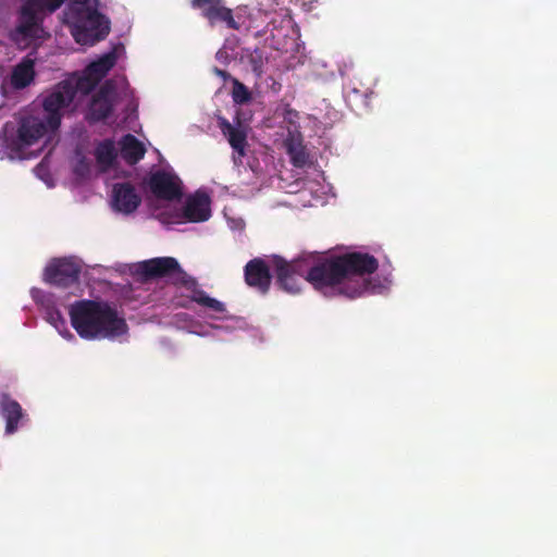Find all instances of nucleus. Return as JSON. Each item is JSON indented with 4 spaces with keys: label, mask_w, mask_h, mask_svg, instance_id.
<instances>
[{
    "label": "nucleus",
    "mask_w": 557,
    "mask_h": 557,
    "mask_svg": "<svg viewBox=\"0 0 557 557\" xmlns=\"http://www.w3.org/2000/svg\"><path fill=\"white\" fill-rule=\"evenodd\" d=\"M0 416L5 421V433L13 434L17 431L18 422L23 418V409L16 400L5 396L0 401Z\"/></svg>",
    "instance_id": "nucleus-20"
},
{
    "label": "nucleus",
    "mask_w": 557,
    "mask_h": 557,
    "mask_svg": "<svg viewBox=\"0 0 557 557\" xmlns=\"http://www.w3.org/2000/svg\"><path fill=\"white\" fill-rule=\"evenodd\" d=\"M245 282L248 286L257 289L261 294H267L270 289L272 275L265 261L261 258H253L248 261L244 268Z\"/></svg>",
    "instance_id": "nucleus-11"
},
{
    "label": "nucleus",
    "mask_w": 557,
    "mask_h": 557,
    "mask_svg": "<svg viewBox=\"0 0 557 557\" xmlns=\"http://www.w3.org/2000/svg\"><path fill=\"white\" fill-rule=\"evenodd\" d=\"M180 269L178 261L173 257H157L136 264L135 273L143 281L172 276Z\"/></svg>",
    "instance_id": "nucleus-9"
},
{
    "label": "nucleus",
    "mask_w": 557,
    "mask_h": 557,
    "mask_svg": "<svg viewBox=\"0 0 557 557\" xmlns=\"http://www.w3.org/2000/svg\"><path fill=\"white\" fill-rule=\"evenodd\" d=\"M210 203V197L198 190L186 199L183 215L189 222H205L211 215Z\"/></svg>",
    "instance_id": "nucleus-15"
},
{
    "label": "nucleus",
    "mask_w": 557,
    "mask_h": 557,
    "mask_svg": "<svg viewBox=\"0 0 557 557\" xmlns=\"http://www.w3.org/2000/svg\"><path fill=\"white\" fill-rule=\"evenodd\" d=\"M272 265L276 284L290 294L299 293L304 282L324 295H343L350 299L380 294L385 288L364 277L379 268L377 259L369 253L348 252L322 260L317 253H301L290 261L273 256Z\"/></svg>",
    "instance_id": "nucleus-1"
},
{
    "label": "nucleus",
    "mask_w": 557,
    "mask_h": 557,
    "mask_svg": "<svg viewBox=\"0 0 557 557\" xmlns=\"http://www.w3.org/2000/svg\"><path fill=\"white\" fill-rule=\"evenodd\" d=\"M72 83L75 88V95L77 94V91H81L86 95L94 90L100 82L96 81V78L89 75L87 71H84L83 76H81L76 82Z\"/></svg>",
    "instance_id": "nucleus-26"
},
{
    "label": "nucleus",
    "mask_w": 557,
    "mask_h": 557,
    "mask_svg": "<svg viewBox=\"0 0 557 557\" xmlns=\"http://www.w3.org/2000/svg\"><path fill=\"white\" fill-rule=\"evenodd\" d=\"M245 9L244 24L242 28L246 30L256 29L255 37L259 38L268 33V27L272 23L273 13L270 11L253 9L249 10L248 7L243 5Z\"/></svg>",
    "instance_id": "nucleus-17"
},
{
    "label": "nucleus",
    "mask_w": 557,
    "mask_h": 557,
    "mask_svg": "<svg viewBox=\"0 0 557 557\" xmlns=\"http://www.w3.org/2000/svg\"><path fill=\"white\" fill-rule=\"evenodd\" d=\"M213 72L216 76L221 77L223 81H228V79L233 81V77L231 76V74L228 72H226L225 70L214 67Z\"/></svg>",
    "instance_id": "nucleus-31"
},
{
    "label": "nucleus",
    "mask_w": 557,
    "mask_h": 557,
    "mask_svg": "<svg viewBox=\"0 0 557 557\" xmlns=\"http://www.w3.org/2000/svg\"><path fill=\"white\" fill-rule=\"evenodd\" d=\"M35 78V60L25 57L17 63L11 74V86L14 89H23L27 87Z\"/></svg>",
    "instance_id": "nucleus-19"
},
{
    "label": "nucleus",
    "mask_w": 557,
    "mask_h": 557,
    "mask_svg": "<svg viewBox=\"0 0 557 557\" xmlns=\"http://www.w3.org/2000/svg\"><path fill=\"white\" fill-rule=\"evenodd\" d=\"M146 153V148L134 135L127 134L121 140V156L123 160L134 165L139 162Z\"/></svg>",
    "instance_id": "nucleus-21"
},
{
    "label": "nucleus",
    "mask_w": 557,
    "mask_h": 557,
    "mask_svg": "<svg viewBox=\"0 0 557 557\" xmlns=\"http://www.w3.org/2000/svg\"><path fill=\"white\" fill-rule=\"evenodd\" d=\"M82 268L72 258L57 259L45 269V280L58 287H69L79 281Z\"/></svg>",
    "instance_id": "nucleus-6"
},
{
    "label": "nucleus",
    "mask_w": 557,
    "mask_h": 557,
    "mask_svg": "<svg viewBox=\"0 0 557 557\" xmlns=\"http://www.w3.org/2000/svg\"><path fill=\"white\" fill-rule=\"evenodd\" d=\"M48 129L50 128L46 119L34 115L23 116L17 128L18 145L22 147L35 144L38 139L44 137Z\"/></svg>",
    "instance_id": "nucleus-13"
},
{
    "label": "nucleus",
    "mask_w": 557,
    "mask_h": 557,
    "mask_svg": "<svg viewBox=\"0 0 557 557\" xmlns=\"http://www.w3.org/2000/svg\"><path fill=\"white\" fill-rule=\"evenodd\" d=\"M283 145L286 153L289 156L290 163L295 168L301 169L308 163L309 154L302 144V136L300 133L288 132Z\"/></svg>",
    "instance_id": "nucleus-18"
},
{
    "label": "nucleus",
    "mask_w": 557,
    "mask_h": 557,
    "mask_svg": "<svg viewBox=\"0 0 557 557\" xmlns=\"http://www.w3.org/2000/svg\"><path fill=\"white\" fill-rule=\"evenodd\" d=\"M116 54L114 51L103 54L98 60L91 62L85 71L89 73L96 81H101L107 73L115 65Z\"/></svg>",
    "instance_id": "nucleus-23"
},
{
    "label": "nucleus",
    "mask_w": 557,
    "mask_h": 557,
    "mask_svg": "<svg viewBox=\"0 0 557 557\" xmlns=\"http://www.w3.org/2000/svg\"><path fill=\"white\" fill-rule=\"evenodd\" d=\"M66 0H26L20 11L13 34L15 40H33L46 37L41 13L55 12Z\"/></svg>",
    "instance_id": "nucleus-3"
},
{
    "label": "nucleus",
    "mask_w": 557,
    "mask_h": 557,
    "mask_svg": "<svg viewBox=\"0 0 557 557\" xmlns=\"http://www.w3.org/2000/svg\"><path fill=\"white\" fill-rule=\"evenodd\" d=\"M71 18L72 35L81 45L92 46L104 39L110 32L109 21L97 9L81 11Z\"/></svg>",
    "instance_id": "nucleus-4"
},
{
    "label": "nucleus",
    "mask_w": 557,
    "mask_h": 557,
    "mask_svg": "<svg viewBox=\"0 0 557 557\" xmlns=\"http://www.w3.org/2000/svg\"><path fill=\"white\" fill-rule=\"evenodd\" d=\"M147 185L158 199L178 200L183 195L181 180L175 174L163 170L151 173Z\"/></svg>",
    "instance_id": "nucleus-7"
},
{
    "label": "nucleus",
    "mask_w": 557,
    "mask_h": 557,
    "mask_svg": "<svg viewBox=\"0 0 557 557\" xmlns=\"http://www.w3.org/2000/svg\"><path fill=\"white\" fill-rule=\"evenodd\" d=\"M232 98L236 104H245L251 100V92L237 78H233Z\"/></svg>",
    "instance_id": "nucleus-25"
},
{
    "label": "nucleus",
    "mask_w": 557,
    "mask_h": 557,
    "mask_svg": "<svg viewBox=\"0 0 557 557\" xmlns=\"http://www.w3.org/2000/svg\"><path fill=\"white\" fill-rule=\"evenodd\" d=\"M95 5H91V0H73L70 4L71 16L78 15L81 11L84 10H95L97 9L98 0H94Z\"/></svg>",
    "instance_id": "nucleus-28"
},
{
    "label": "nucleus",
    "mask_w": 557,
    "mask_h": 557,
    "mask_svg": "<svg viewBox=\"0 0 557 557\" xmlns=\"http://www.w3.org/2000/svg\"><path fill=\"white\" fill-rule=\"evenodd\" d=\"M114 94V83L112 81H107L94 95L89 103L87 116L90 121H103L111 114L113 110Z\"/></svg>",
    "instance_id": "nucleus-10"
},
{
    "label": "nucleus",
    "mask_w": 557,
    "mask_h": 557,
    "mask_svg": "<svg viewBox=\"0 0 557 557\" xmlns=\"http://www.w3.org/2000/svg\"><path fill=\"white\" fill-rule=\"evenodd\" d=\"M219 127L222 134L227 138L232 149L238 153L239 158L246 156L247 132L238 122L237 126L232 125L225 117H219Z\"/></svg>",
    "instance_id": "nucleus-16"
},
{
    "label": "nucleus",
    "mask_w": 557,
    "mask_h": 557,
    "mask_svg": "<svg viewBox=\"0 0 557 557\" xmlns=\"http://www.w3.org/2000/svg\"><path fill=\"white\" fill-rule=\"evenodd\" d=\"M244 8H236L234 11L224 4V0H220L213 12L207 20L211 26L218 24L225 25L226 28L240 30L244 24Z\"/></svg>",
    "instance_id": "nucleus-14"
},
{
    "label": "nucleus",
    "mask_w": 557,
    "mask_h": 557,
    "mask_svg": "<svg viewBox=\"0 0 557 557\" xmlns=\"http://www.w3.org/2000/svg\"><path fill=\"white\" fill-rule=\"evenodd\" d=\"M75 98V88L71 81L60 82L44 98L42 109L50 131H57L61 125L64 110Z\"/></svg>",
    "instance_id": "nucleus-5"
},
{
    "label": "nucleus",
    "mask_w": 557,
    "mask_h": 557,
    "mask_svg": "<svg viewBox=\"0 0 557 557\" xmlns=\"http://www.w3.org/2000/svg\"><path fill=\"white\" fill-rule=\"evenodd\" d=\"M71 323L84 339L115 338L127 332L123 318L108 302L78 300L70 307Z\"/></svg>",
    "instance_id": "nucleus-2"
},
{
    "label": "nucleus",
    "mask_w": 557,
    "mask_h": 557,
    "mask_svg": "<svg viewBox=\"0 0 557 557\" xmlns=\"http://www.w3.org/2000/svg\"><path fill=\"white\" fill-rule=\"evenodd\" d=\"M89 171V168H88V164L86 163V160L85 158L83 157L78 163L76 164L75 169H74V172L77 174V175H84L86 172Z\"/></svg>",
    "instance_id": "nucleus-30"
},
{
    "label": "nucleus",
    "mask_w": 557,
    "mask_h": 557,
    "mask_svg": "<svg viewBox=\"0 0 557 557\" xmlns=\"http://www.w3.org/2000/svg\"><path fill=\"white\" fill-rule=\"evenodd\" d=\"M141 203V197L131 183H116L112 189V207L115 211L131 214Z\"/></svg>",
    "instance_id": "nucleus-12"
},
{
    "label": "nucleus",
    "mask_w": 557,
    "mask_h": 557,
    "mask_svg": "<svg viewBox=\"0 0 557 557\" xmlns=\"http://www.w3.org/2000/svg\"><path fill=\"white\" fill-rule=\"evenodd\" d=\"M220 0H191L193 9L199 10L202 17L209 18Z\"/></svg>",
    "instance_id": "nucleus-27"
},
{
    "label": "nucleus",
    "mask_w": 557,
    "mask_h": 557,
    "mask_svg": "<svg viewBox=\"0 0 557 557\" xmlns=\"http://www.w3.org/2000/svg\"><path fill=\"white\" fill-rule=\"evenodd\" d=\"M249 62L253 73L257 76H261L263 74V61L261 52L256 49L249 57Z\"/></svg>",
    "instance_id": "nucleus-29"
},
{
    "label": "nucleus",
    "mask_w": 557,
    "mask_h": 557,
    "mask_svg": "<svg viewBox=\"0 0 557 557\" xmlns=\"http://www.w3.org/2000/svg\"><path fill=\"white\" fill-rule=\"evenodd\" d=\"M172 275L174 276L173 284L183 286L190 292L189 298L191 301L218 313H223L226 310L223 302L210 297L203 289L199 288L197 280L187 274L181 267Z\"/></svg>",
    "instance_id": "nucleus-8"
},
{
    "label": "nucleus",
    "mask_w": 557,
    "mask_h": 557,
    "mask_svg": "<svg viewBox=\"0 0 557 557\" xmlns=\"http://www.w3.org/2000/svg\"><path fill=\"white\" fill-rule=\"evenodd\" d=\"M42 306L45 307L46 320L52 324L59 333L64 337H73L70 331L66 329V321L63 318L62 313L59 309H57L51 302L50 298L44 297L41 300Z\"/></svg>",
    "instance_id": "nucleus-22"
},
{
    "label": "nucleus",
    "mask_w": 557,
    "mask_h": 557,
    "mask_svg": "<svg viewBox=\"0 0 557 557\" xmlns=\"http://www.w3.org/2000/svg\"><path fill=\"white\" fill-rule=\"evenodd\" d=\"M95 157L100 165L106 168L112 166L116 157L113 143L111 140L101 141L96 148Z\"/></svg>",
    "instance_id": "nucleus-24"
}]
</instances>
